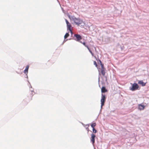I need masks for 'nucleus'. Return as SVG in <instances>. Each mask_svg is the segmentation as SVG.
<instances>
[{"label": "nucleus", "mask_w": 149, "mask_h": 149, "mask_svg": "<svg viewBox=\"0 0 149 149\" xmlns=\"http://www.w3.org/2000/svg\"><path fill=\"white\" fill-rule=\"evenodd\" d=\"M72 18L73 19L72 21H73L74 23L78 26H79L80 24L82 23V20L80 19L79 18H76L74 16Z\"/></svg>", "instance_id": "obj_1"}, {"label": "nucleus", "mask_w": 149, "mask_h": 149, "mask_svg": "<svg viewBox=\"0 0 149 149\" xmlns=\"http://www.w3.org/2000/svg\"><path fill=\"white\" fill-rule=\"evenodd\" d=\"M139 86L138 84L136 83H134L132 86V87H130V90L132 91H134L137 90L139 89Z\"/></svg>", "instance_id": "obj_2"}, {"label": "nucleus", "mask_w": 149, "mask_h": 149, "mask_svg": "<svg viewBox=\"0 0 149 149\" xmlns=\"http://www.w3.org/2000/svg\"><path fill=\"white\" fill-rule=\"evenodd\" d=\"M65 21L66 24H67V29L68 30H69L71 33L72 34V30L71 29V26L70 23L68 22V21L67 20V19H65Z\"/></svg>", "instance_id": "obj_3"}, {"label": "nucleus", "mask_w": 149, "mask_h": 149, "mask_svg": "<svg viewBox=\"0 0 149 149\" xmlns=\"http://www.w3.org/2000/svg\"><path fill=\"white\" fill-rule=\"evenodd\" d=\"M74 36L76 38L74 40H76L77 41H79L80 40L82 39L81 36L79 34H74Z\"/></svg>", "instance_id": "obj_4"}, {"label": "nucleus", "mask_w": 149, "mask_h": 149, "mask_svg": "<svg viewBox=\"0 0 149 149\" xmlns=\"http://www.w3.org/2000/svg\"><path fill=\"white\" fill-rule=\"evenodd\" d=\"M95 135L93 134L92 133L91 134V142H92L93 145H94L95 142Z\"/></svg>", "instance_id": "obj_5"}, {"label": "nucleus", "mask_w": 149, "mask_h": 149, "mask_svg": "<svg viewBox=\"0 0 149 149\" xmlns=\"http://www.w3.org/2000/svg\"><path fill=\"white\" fill-rule=\"evenodd\" d=\"M106 97L105 95H103L102 93V94L101 99V103H103L104 104L106 100Z\"/></svg>", "instance_id": "obj_6"}, {"label": "nucleus", "mask_w": 149, "mask_h": 149, "mask_svg": "<svg viewBox=\"0 0 149 149\" xmlns=\"http://www.w3.org/2000/svg\"><path fill=\"white\" fill-rule=\"evenodd\" d=\"M145 107L144 105L139 104V105L138 109L140 110H143L144 109Z\"/></svg>", "instance_id": "obj_7"}, {"label": "nucleus", "mask_w": 149, "mask_h": 149, "mask_svg": "<svg viewBox=\"0 0 149 149\" xmlns=\"http://www.w3.org/2000/svg\"><path fill=\"white\" fill-rule=\"evenodd\" d=\"M146 83H144L142 80H140L139 81L138 84H141L143 86H145Z\"/></svg>", "instance_id": "obj_8"}, {"label": "nucleus", "mask_w": 149, "mask_h": 149, "mask_svg": "<svg viewBox=\"0 0 149 149\" xmlns=\"http://www.w3.org/2000/svg\"><path fill=\"white\" fill-rule=\"evenodd\" d=\"M29 66L28 65H27L26 67V68L25 70L24 71V72L25 74H27L28 72V69L29 68Z\"/></svg>", "instance_id": "obj_9"}, {"label": "nucleus", "mask_w": 149, "mask_h": 149, "mask_svg": "<svg viewBox=\"0 0 149 149\" xmlns=\"http://www.w3.org/2000/svg\"><path fill=\"white\" fill-rule=\"evenodd\" d=\"M107 90L106 89L104 86H103L101 89V92L102 93H104L107 92Z\"/></svg>", "instance_id": "obj_10"}, {"label": "nucleus", "mask_w": 149, "mask_h": 149, "mask_svg": "<svg viewBox=\"0 0 149 149\" xmlns=\"http://www.w3.org/2000/svg\"><path fill=\"white\" fill-rule=\"evenodd\" d=\"M105 69H101V72L102 75L104 76L105 74Z\"/></svg>", "instance_id": "obj_11"}, {"label": "nucleus", "mask_w": 149, "mask_h": 149, "mask_svg": "<svg viewBox=\"0 0 149 149\" xmlns=\"http://www.w3.org/2000/svg\"><path fill=\"white\" fill-rule=\"evenodd\" d=\"M69 35L68 33H67L64 36V39H66L69 36Z\"/></svg>", "instance_id": "obj_12"}, {"label": "nucleus", "mask_w": 149, "mask_h": 149, "mask_svg": "<svg viewBox=\"0 0 149 149\" xmlns=\"http://www.w3.org/2000/svg\"><path fill=\"white\" fill-rule=\"evenodd\" d=\"M96 124L95 123H92L91 125V127L92 128H94V127L96 125Z\"/></svg>", "instance_id": "obj_13"}, {"label": "nucleus", "mask_w": 149, "mask_h": 149, "mask_svg": "<svg viewBox=\"0 0 149 149\" xmlns=\"http://www.w3.org/2000/svg\"><path fill=\"white\" fill-rule=\"evenodd\" d=\"M68 17L71 20H72L73 19L72 18L73 17H74V16H70V15H68Z\"/></svg>", "instance_id": "obj_14"}, {"label": "nucleus", "mask_w": 149, "mask_h": 149, "mask_svg": "<svg viewBox=\"0 0 149 149\" xmlns=\"http://www.w3.org/2000/svg\"><path fill=\"white\" fill-rule=\"evenodd\" d=\"M87 48L89 50V52H90V53L92 55V56L93 55V53H92V52L91 51V50H90V48H89V47H87Z\"/></svg>", "instance_id": "obj_15"}, {"label": "nucleus", "mask_w": 149, "mask_h": 149, "mask_svg": "<svg viewBox=\"0 0 149 149\" xmlns=\"http://www.w3.org/2000/svg\"><path fill=\"white\" fill-rule=\"evenodd\" d=\"M93 131L94 133H95L97 132V130L95 129V128H93Z\"/></svg>", "instance_id": "obj_16"}, {"label": "nucleus", "mask_w": 149, "mask_h": 149, "mask_svg": "<svg viewBox=\"0 0 149 149\" xmlns=\"http://www.w3.org/2000/svg\"><path fill=\"white\" fill-rule=\"evenodd\" d=\"M82 44H83V45L85 46L87 48L88 47V45H87L86 44V42H85L84 41L82 43Z\"/></svg>", "instance_id": "obj_17"}, {"label": "nucleus", "mask_w": 149, "mask_h": 149, "mask_svg": "<svg viewBox=\"0 0 149 149\" xmlns=\"http://www.w3.org/2000/svg\"><path fill=\"white\" fill-rule=\"evenodd\" d=\"M101 103V109L100 110V112L101 111L102 109V106L104 105V103Z\"/></svg>", "instance_id": "obj_18"}, {"label": "nucleus", "mask_w": 149, "mask_h": 149, "mask_svg": "<svg viewBox=\"0 0 149 149\" xmlns=\"http://www.w3.org/2000/svg\"><path fill=\"white\" fill-rule=\"evenodd\" d=\"M101 69H105V68H104V65L102 64H101Z\"/></svg>", "instance_id": "obj_19"}, {"label": "nucleus", "mask_w": 149, "mask_h": 149, "mask_svg": "<svg viewBox=\"0 0 149 149\" xmlns=\"http://www.w3.org/2000/svg\"><path fill=\"white\" fill-rule=\"evenodd\" d=\"M81 24V27H83L84 26L85 24H84V22H83L82 23V24Z\"/></svg>", "instance_id": "obj_20"}, {"label": "nucleus", "mask_w": 149, "mask_h": 149, "mask_svg": "<svg viewBox=\"0 0 149 149\" xmlns=\"http://www.w3.org/2000/svg\"><path fill=\"white\" fill-rule=\"evenodd\" d=\"M94 64L95 65L96 67H97V65L95 61L94 62Z\"/></svg>", "instance_id": "obj_21"}, {"label": "nucleus", "mask_w": 149, "mask_h": 149, "mask_svg": "<svg viewBox=\"0 0 149 149\" xmlns=\"http://www.w3.org/2000/svg\"><path fill=\"white\" fill-rule=\"evenodd\" d=\"M86 126H87V127H86V130H87L88 132V131H89V129L88 128V125H86Z\"/></svg>", "instance_id": "obj_22"}, {"label": "nucleus", "mask_w": 149, "mask_h": 149, "mask_svg": "<svg viewBox=\"0 0 149 149\" xmlns=\"http://www.w3.org/2000/svg\"><path fill=\"white\" fill-rule=\"evenodd\" d=\"M65 39L63 42V44L64 42H66L67 40H68V39H67V40H65Z\"/></svg>", "instance_id": "obj_23"}, {"label": "nucleus", "mask_w": 149, "mask_h": 149, "mask_svg": "<svg viewBox=\"0 0 149 149\" xmlns=\"http://www.w3.org/2000/svg\"><path fill=\"white\" fill-rule=\"evenodd\" d=\"M99 61L100 62V65L101 64H102V61H101L100 60H99Z\"/></svg>", "instance_id": "obj_24"}, {"label": "nucleus", "mask_w": 149, "mask_h": 149, "mask_svg": "<svg viewBox=\"0 0 149 149\" xmlns=\"http://www.w3.org/2000/svg\"><path fill=\"white\" fill-rule=\"evenodd\" d=\"M98 82H99H99H100V77H98Z\"/></svg>", "instance_id": "obj_25"}, {"label": "nucleus", "mask_w": 149, "mask_h": 149, "mask_svg": "<svg viewBox=\"0 0 149 149\" xmlns=\"http://www.w3.org/2000/svg\"><path fill=\"white\" fill-rule=\"evenodd\" d=\"M79 42H80L81 43H82H82L83 42H82V41H79Z\"/></svg>", "instance_id": "obj_26"}, {"label": "nucleus", "mask_w": 149, "mask_h": 149, "mask_svg": "<svg viewBox=\"0 0 149 149\" xmlns=\"http://www.w3.org/2000/svg\"><path fill=\"white\" fill-rule=\"evenodd\" d=\"M28 82H29V84H30V86H31V88H32V86H31V84H30V82H29V81H28Z\"/></svg>", "instance_id": "obj_27"}, {"label": "nucleus", "mask_w": 149, "mask_h": 149, "mask_svg": "<svg viewBox=\"0 0 149 149\" xmlns=\"http://www.w3.org/2000/svg\"><path fill=\"white\" fill-rule=\"evenodd\" d=\"M26 78H28V76L27 75V74H26Z\"/></svg>", "instance_id": "obj_28"}, {"label": "nucleus", "mask_w": 149, "mask_h": 149, "mask_svg": "<svg viewBox=\"0 0 149 149\" xmlns=\"http://www.w3.org/2000/svg\"><path fill=\"white\" fill-rule=\"evenodd\" d=\"M82 124L83 125H84V124H83V123H82Z\"/></svg>", "instance_id": "obj_29"}]
</instances>
